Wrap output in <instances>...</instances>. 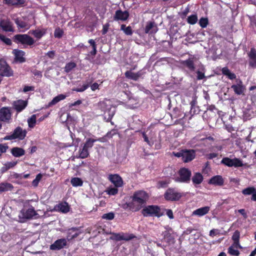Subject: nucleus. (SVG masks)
Listing matches in <instances>:
<instances>
[{
  "mask_svg": "<svg viewBox=\"0 0 256 256\" xmlns=\"http://www.w3.org/2000/svg\"><path fill=\"white\" fill-rule=\"evenodd\" d=\"M148 198V195L146 192L136 191L131 196L132 200L128 204V206L133 211H138L146 204Z\"/></svg>",
  "mask_w": 256,
  "mask_h": 256,
  "instance_id": "f257e3e1",
  "label": "nucleus"
},
{
  "mask_svg": "<svg viewBox=\"0 0 256 256\" xmlns=\"http://www.w3.org/2000/svg\"><path fill=\"white\" fill-rule=\"evenodd\" d=\"M98 106L102 111L104 112V118H106V114H108L107 121L110 120L114 116L116 112V108L112 107V103L108 100H105L100 102L98 104Z\"/></svg>",
  "mask_w": 256,
  "mask_h": 256,
  "instance_id": "f03ea898",
  "label": "nucleus"
},
{
  "mask_svg": "<svg viewBox=\"0 0 256 256\" xmlns=\"http://www.w3.org/2000/svg\"><path fill=\"white\" fill-rule=\"evenodd\" d=\"M178 176L173 178V180L178 182H189L190 179L191 172L188 168H182L178 170Z\"/></svg>",
  "mask_w": 256,
  "mask_h": 256,
  "instance_id": "7ed1b4c3",
  "label": "nucleus"
},
{
  "mask_svg": "<svg viewBox=\"0 0 256 256\" xmlns=\"http://www.w3.org/2000/svg\"><path fill=\"white\" fill-rule=\"evenodd\" d=\"M26 133L27 132L26 130H23L22 128L18 126L14 129L12 134L6 136L4 139V140H12L17 138L22 140L26 137Z\"/></svg>",
  "mask_w": 256,
  "mask_h": 256,
  "instance_id": "20e7f679",
  "label": "nucleus"
},
{
  "mask_svg": "<svg viewBox=\"0 0 256 256\" xmlns=\"http://www.w3.org/2000/svg\"><path fill=\"white\" fill-rule=\"evenodd\" d=\"M160 208L154 205L148 206L144 207L142 210V214L144 216H156L160 217L161 216Z\"/></svg>",
  "mask_w": 256,
  "mask_h": 256,
  "instance_id": "39448f33",
  "label": "nucleus"
},
{
  "mask_svg": "<svg viewBox=\"0 0 256 256\" xmlns=\"http://www.w3.org/2000/svg\"><path fill=\"white\" fill-rule=\"evenodd\" d=\"M36 214L34 209L33 208H30L26 210H22L18 214V218L20 222H24L26 220L32 218Z\"/></svg>",
  "mask_w": 256,
  "mask_h": 256,
  "instance_id": "423d86ee",
  "label": "nucleus"
},
{
  "mask_svg": "<svg viewBox=\"0 0 256 256\" xmlns=\"http://www.w3.org/2000/svg\"><path fill=\"white\" fill-rule=\"evenodd\" d=\"M221 163L228 167L234 166L235 168L242 167L246 164H243L242 160L236 158L232 159L228 157L224 158L222 159Z\"/></svg>",
  "mask_w": 256,
  "mask_h": 256,
  "instance_id": "0eeeda50",
  "label": "nucleus"
},
{
  "mask_svg": "<svg viewBox=\"0 0 256 256\" xmlns=\"http://www.w3.org/2000/svg\"><path fill=\"white\" fill-rule=\"evenodd\" d=\"M14 38L18 42L23 44L31 46L35 42V40L33 38L26 34H18L15 36Z\"/></svg>",
  "mask_w": 256,
  "mask_h": 256,
  "instance_id": "6e6552de",
  "label": "nucleus"
},
{
  "mask_svg": "<svg viewBox=\"0 0 256 256\" xmlns=\"http://www.w3.org/2000/svg\"><path fill=\"white\" fill-rule=\"evenodd\" d=\"M181 197V194L178 192L174 188H168L164 194V198L168 200H178Z\"/></svg>",
  "mask_w": 256,
  "mask_h": 256,
  "instance_id": "1a4fd4ad",
  "label": "nucleus"
},
{
  "mask_svg": "<svg viewBox=\"0 0 256 256\" xmlns=\"http://www.w3.org/2000/svg\"><path fill=\"white\" fill-rule=\"evenodd\" d=\"M14 22L18 28L21 29L22 31L29 29L32 25L29 20L26 18H16L14 20Z\"/></svg>",
  "mask_w": 256,
  "mask_h": 256,
  "instance_id": "9d476101",
  "label": "nucleus"
},
{
  "mask_svg": "<svg viewBox=\"0 0 256 256\" xmlns=\"http://www.w3.org/2000/svg\"><path fill=\"white\" fill-rule=\"evenodd\" d=\"M129 17V13L128 11H122L121 10H116L114 16V20L126 21Z\"/></svg>",
  "mask_w": 256,
  "mask_h": 256,
  "instance_id": "9b49d317",
  "label": "nucleus"
},
{
  "mask_svg": "<svg viewBox=\"0 0 256 256\" xmlns=\"http://www.w3.org/2000/svg\"><path fill=\"white\" fill-rule=\"evenodd\" d=\"M67 244L66 239L60 238L56 240L54 244L50 246L52 250H60L64 248Z\"/></svg>",
  "mask_w": 256,
  "mask_h": 256,
  "instance_id": "f8f14e48",
  "label": "nucleus"
},
{
  "mask_svg": "<svg viewBox=\"0 0 256 256\" xmlns=\"http://www.w3.org/2000/svg\"><path fill=\"white\" fill-rule=\"evenodd\" d=\"M108 179L117 188L122 187L123 186L122 178L117 174L109 175Z\"/></svg>",
  "mask_w": 256,
  "mask_h": 256,
  "instance_id": "ddd939ff",
  "label": "nucleus"
},
{
  "mask_svg": "<svg viewBox=\"0 0 256 256\" xmlns=\"http://www.w3.org/2000/svg\"><path fill=\"white\" fill-rule=\"evenodd\" d=\"M0 28L4 31L6 32H11L14 31V28L12 23L10 20H2L0 21Z\"/></svg>",
  "mask_w": 256,
  "mask_h": 256,
  "instance_id": "4468645a",
  "label": "nucleus"
},
{
  "mask_svg": "<svg viewBox=\"0 0 256 256\" xmlns=\"http://www.w3.org/2000/svg\"><path fill=\"white\" fill-rule=\"evenodd\" d=\"M236 82L237 84L232 85L231 88L234 90L236 94L240 95L244 93L245 88L241 80H237Z\"/></svg>",
  "mask_w": 256,
  "mask_h": 256,
  "instance_id": "2eb2a0df",
  "label": "nucleus"
},
{
  "mask_svg": "<svg viewBox=\"0 0 256 256\" xmlns=\"http://www.w3.org/2000/svg\"><path fill=\"white\" fill-rule=\"evenodd\" d=\"M195 151L193 150H184L183 161L187 162L192 160L195 158Z\"/></svg>",
  "mask_w": 256,
  "mask_h": 256,
  "instance_id": "dca6fc26",
  "label": "nucleus"
},
{
  "mask_svg": "<svg viewBox=\"0 0 256 256\" xmlns=\"http://www.w3.org/2000/svg\"><path fill=\"white\" fill-rule=\"evenodd\" d=\"M12 54L14 56V60L16 62L22 63L26 61L24 57L25 53L24 51L15 49L13 50Z\"/></svg>",
  "mask_w": 256,
  "mask_h": 256,
  "instance_id": "f3484780",
  "label": "nucleus"
},
{
  "mask_svg": "<svg viewBox=\"0 0 256 256\" xmlns=\"http://www.w3.org/2000/svg\"><path fill=\"white\" fill-rule=\"evenodd\" d=\"M11 118V114L8 108H2L0 110V120L8 122Z\"/></svg>",
  "mask_w": 256,
  "mask_h": 256,
  "instance_id": "a211bd4d",
  "label": "nucleus"
},
{
  "mask_svg": "<svg viewBox=\"0 0 256 256\" xmlns=\"http://www.w3.org/2000/svg\"><path fill=\"white\" fill-rule=\"evenodd\" d=\"M80 233L81 232L78 228H72L69 229L68 232L66 240L68 241L70 240L76 238Z\"/></svg>",
  "mask_w": 256,
  "mask_h": 256,
  "instance_id": "6ab92c4d",
  "label": "nucleus"
},
{
  "mask_svg": "<svg viewBox=\"0 0 256 256\" xmlns=\"http://www.w3.org/2000/svg\"><path fill=\"white\" fill-rule=\"evenodd\" d=\"M27 104L26 101L20 100L13 102V106L17 112H20L26 107Z\"/></svg>",
  "mask_w": 256,
  "mask_h": 256,
  "instance_id": "aec40b11",
  "label": "nucleus"
},
{
  "mask_svg": "<svg viewBox=\"0 0 256 256\" xmlns=\"http://www.w3.org/2000/svg\"><path fill=\"white\" fill-rule=\"evenodd\" d=\"M28 33L32 34L37 40L40 39L46 33L45 28H37L35 30H30Z\"/></svg>",
  "mask_w": 256,
  "mask_h": 256,
  "instance_id": "412c9836",
  "label": "nucleus"
},
{
  "mask_svg": "<svg viewBox=\"0 0 256 256\" xmlns=\"http://www.w3.org/2000/svg\"><path fill=\"white\" fill-rule=\"evenodd\" d=\"M54 210L56 211L63 213H66L70 210V206L67 202H62L55 206Z\"/></svg>",
  "mask_w": 256,
  "mask_h": 256,
  "instance_id": "4be33fe9",
  "label": "nucleus"
},
{
  "mask_svg": "<svg viewBox=\"0 0 256 256\" xmlns=\"http://www.w3.org/2000/svg\"><path fill=\"white\" fill-rule=\"evenodd\" d=\"M210 210L209 206H204L194 210L192 214V216H202L208 212Z\"/></svg>",
  "mask_w": 256,
  "mask_h": 256,
  "instance_id": "5701e85b",
  "label": "nucleus"
},
{
  "mask_svg": "<svg viewBox=\"0 0 256 256\" xmlns=\"http://www.w3.org/2000/svg\"><path fill=\"white\" fill-rule=\"evenodd\" d=\"M208 184L216 186H222L224 184V179L220 176H216L210 180Z\"/></svg>",
  "mask_w": 256,
  "mask_h": 256,
  "instance_id": "b1692460",
  "label": "nucleus"
},
{
  "mask_svg": "<svg viewBox=\"0 0 256 256\" xmlns=\"http://www.w3.org/2000/svg\"><path fill=\"white\" fill-rule=\"evenodd\" d=\"M4 2L9 6H23L25 4L26 0H4Z\"/></svg>",
  "mask_w": 256,
  "mask_h": 256,
  "instance_id": "393cba45",
  "label": "nucleus"
},
{
  "mask_svg": "<svg viewBox=\"0 0 256 256\" xmlns=\"http://www.w3.org/2000/svg\"><path fill=\"white\" fill-rule=\"evenodd\" d=\"M250 58V65L252 68L256 67V50L254 48H252L248 54Z\"/></svg>",
  "mask_w": 256,
  "mask_h": 256,
  "instance_id": "a878e982",
  "label": "nucleus"
},
{
  "mask_svg": "<svg viewBox=\"0 0 256 256\" xmlns=\"http://www.w3.org/2000/svg\"><path fill=\"white\" fill-rule=\"evenodd\" d=\"M157 30V27L154 22H150L147 23L145 28L146 33H155Z\"/></svg>",
  "mask_w": 256,
  "mask_h": 256,
  "instance_id": "bb28decb",
  "label": "nucleus"
},
{
  "mask_svg": "<svg viewBox=\"0 0 256 256\" xmlns=\"http://www.w3.org/2000/svg\"><path fill=\"white\" fill-rule=\"evenodd\" d=\"M182 64L191 71H194L195 69L194 58H190L186 60L182 61Z\"/></svg>",
  "mask_w": 256,
  "mask_h": 256,
  "instance_id": "cd10ccee",
  "label": "nucleus"
},
{
  "mask_svg": "<svg viewBox=\"0 0 256 256\" xmlns=\"http://www.w3.org/2000/svg\"><path fill=\"white\" fill-rule=\"evenodd\" d=\"M68 96V95L66 96V95H64V94H58V96L54 97L52 100L48 103V106H51L53 105L56 104H57L58 102H60V100H64V99H65L66 98V97Z\"/></svg>",
  "mask_w": 256,
  "mask_h": 256,
  "instance_id": "c85d7f7f",
  "label": "nucleus"
},
{
  "mask_svg": "<svg viewBox=\"0 0 256 256\" xmlns=\"http://www.w3.org/2000/svg\"><path fill=\"white\" fill-rule=\"evenodd\" d=\"M12 154L15 157H20L25 154V151L22 148L15 147L12 149Z\"/></svg>",
  "mask_w": 256,
  "mask_h": 256,
  "instance_id": "c756f323",
  "label": "nucleus"
},
{
  "mask_svg": "<svg viewBox=\"0 0 256 256\" xmlns=\"http://www.w3.org/2000/svg\"><path fill=\"white\" fill-rule=\"evenodd\" d=\"M14 188L13 186L10 183L2 182L0 184V194L2 192L12 190Z\"/></svg>",
  "mask_w": 256,
  "mask_h": 256,
  "instance_id": "7c9ffc66",
  "label": "nucleus"
},
{
  "mask_svg": "<svg viewBox=\"0 0 256 256\" xmlns=\"http://www.w3.org/2000/svg\"><path fill=\"white\" fill-rule=\"evenodd\" d=\"M203 180V176L200 172H196L192 178V182L194 184H200Z\"/></svg>",
  "mask_w": 256,
  "mask_h": 256,
  "instance_id": "2f4dec72",
  "label": "nucleus"
},
{
  "mask_svg": "<svg viewBox=\"0 0 256 256\" xmlns=\"http://www.w3.org/2000/svg\"><path fill=\"white\" fill-rule=\"evenodd\" d=\"M222 72L224 75L228 76L230 80H233L236 78V74L232 72L226 67L223 68L222 70Z\"/></svg>",
  "mask_w": 256,
  "mask_h": 256,
  "instance_id": "473e14b6",
  "label": "nucleus"
},
{
  "mask_svg": "<svg viewBox=\"0 0 256 256\" xmlns=\"http://www.w3.org/2000/svg\"><path fill=\"white\" fill-rule=\"evenodd\" d=\"M126 76L130 79L136 80L140 77V74L139 73H134L131 71H127L125 73Z\"/></svg>",
  "mask_w": 256,
  "mask_h": 256,
  "instance_id": "72a5a7b5",
  "label": "nucleus"
},
{
  "mask_svg": "<svg viewBox=\"0 0 256 256\" xmlns=\"http://www.w3.org/2000/svg\"><path fill=\"white\" fill-rule=\"evenodd\" d=\"M71 184L73 186H80L83 184V182L79 178H72L70 180Z\"/></svg>",
  "mask_w": 256,
  "mask_h": 256,
  "instance_id": "f704fd0d",
  "label": "nucleus"
},
{
  "mask_svg": "<svg viewBox=\"0 0 256 256\" xmlns=\"http://www.w3.org/2000/svg\"><path fill=\"white\" fill-rule=\"evenodd\" d=\"M89 156L88 149L83 146L82 149L79 151V158H85Z\"/></svg>",
  "mask_w": 256,
  "mask_h": 256,
  "instance_id": "c9c22d12",
  "label": "nucleus"
},
{
  "mask_svg": "<svg viewBox=\"0 0 256 256\" xmlns=\"http://www.w3.org/2000/svg\"><path fill=\"white\" fill-rule=\"evenodd\" d=\"M36 115L33 114L30 118L28 119V123L29 128H33L36 122Z\"/></svg>",
  "mask_w": 256,
  "mask_h": 256,
  "instance_id": "e433bc0d",
  "label": "nucleus"
},
{
  "mask_svg": "<svg viewBox=\"0 0 256 256\" xmlns=\"http://www.w3.org/2000/svg\"><path fill=\"white\" fill-rule=\"evenodd\" d=\"M120 30L126 35L131 36L132 34V30L130 26H126V25L122 24L120 26Z\"/></svg>",
  "mask_w": 256,
  "mask_h": 256,
  "instance_id": "4c0bfd02",
  "label": "nucleus"
},
{
  "mask_svg": "<svg viewBox=\"0 0 256 256\" xmlns=\"http://www.w3.org/2000/svg\"><path fill=\"white\" fill-rule=\"evenodd\" d=\"M97 140L96 139H94L92 138H88L84 144V146L87 148L88 149L94 146V142H96Z\"/></svg>",
  "mask_w": 256,
  "mask_h": 256,
  "instance_id": "58836bf2",
  "label": "nucleus"
},
{
  "mask_svg": "<svg viewBox=\"0 0 256 256\" xmlns=\"http://www.w3.org/2000/svg\"><path fill=\"white\" fill-rule=\"evenodd\" d=\"M255 188L253 186H250L242 190V193L244 195H250L253 194L254 192Z\"/></svg>",
  "mask_w": 256,
  "mask_h": 256,
  "instance_id": "ea45409f",
  "label": "nucleus"
},
{
  "mask_svg": "<svg viewBox=\"0 0 256 256\" xmlns=\"http://www.w3.org/2000/svg\"><path fill=\"white\" fill-rule=\"evenodd\" d=\"M228 253L232 256H238L240 254V252L237 248L232 246H230L228 248Z\"/></svg>",
  "mask_w": 256,
  "mask_h": 256,
  "instance_id": "a19ab883",
  "label": "nucleus"
},
{
  "mask_svg": "<svg viewBox=\"0 0 256 256\" xmlns=\"http://www.w3.org/2000/svg\"><path fill=\"white\" fill-rule=\"evenodd\" d=\"M76 66V64L74 62H70L69 63H68L64 68L65 71L66 72H70V70H72Z\"/></svg>",
  "mask_w": 256,
  "mask_h": 256,
  "instance_id": "79ce46f5",
  "label": "nucleus"
},
{
  "mask_svg": "<svg viewBox=\"0 0 256 256\" xmlns=\"http://www.w3.org/2000/svg\"><path fill=\"white\" fill-rule=\"evenodd\" d=\"M188 22L191 24H194L198 22V17L196 14H192L188 18Z\"/></svg>",
  "mask_w": 256,
  "mask_h": 256,
  "instance_id": "37998d69",
  "label": "nucleus"
},
{
  "mask_svg": "<svg viewBox=\"0 0 256 256\" xmlns=\"http://www.w3.org/2000/svg\"><path fill=\"white\" fill-rule=\"evenodd\" d=\"M0 42H4L7 45H10L12 41L10 38L0 34Z\"/></svg>",
  "mask_w": 256,
  "mask_h": 256,
  "instance_id": "c03bdc74",
  "label": "nucleus"
},
{
  "mask_svg": "<svg viewBox=\"0 0 256 256\" xmlns=\"http://www.w3.org/2000/svg\"><path fill=\"white\" fill-rule=\"evenodd\" d=\"M170 183V180H160L158 182V188H166Z\"/></svg>",
  "mask_w": 256,
  "mask_h": 256,
  "instance_id": "a18cd8bd",
  "label": "nucleus"
},
{
  "mask_svg": "<svg viewBox=\"0 0 256 256\" xmlns=\"http://www.w3.org/2000/svg\"><path fill=\"white\" fill-rule=\"evenodd\" d=\"M106 192L109 195L114 196L118 194V190L116 188L110 187L106 190Z\"/></svg>",
  "mask_w": 256,
  "mask_h": 256,
  "instance_id": "49530a36",
  "label": "nucleus"
},
{
  "mask_svg": "<svg viewBox=\"0 0 256 256\" xmlns=\"http://www.w3.org/2000/svg\"><path fill=\"white\" fill-rule=\"evenodd\" d=\"M42 178V174H38L36 176V178H35V179L33 180V181L32 182V185L34 187H36L38 186V183H39L40 181L41 180Z\"/></svg>",
  "mask_w": 256,
  "mask_h": 256,
  "instance_id": "de8ad7c7",
  "label": "nucleus"
},
{
  "mask_svg": "<svg viewBox=\"0 0 256 256\" xmlns=\"http://www.w3.org/2000/svg\"><path fill=\"white\" fill-rule=\"evenodd\" d=\"M134 238V236L132 234H129L127 233H122V240H129Z\"/></svg>",
  "mask_w": 256,
  "mask_h": 256,
  "instance_id": "09e8293b",
  "label": "nucleus"
},
{
  "mask_svg": "<svg viewBox=\"0 0 256 256\" xmlns=\"http://www.w3.org/2000/svg\"><path fill=\"white\" fill-rule=\"evenodd\" d=\"M114 214L112 212L104 214L102 215V218L107 220H112L114 218Z\"/></svg>",
  "mask_w": 256,
  "mask_h": 256,
  "instance_id": "8fccbe9b",
  "label": "nucleus"
},
{
  "mask_svg": "<svg viewBox=\"0 0 256 256\" xmlns=\"http://www.w3.org/2000/svg\"><path fill=\"white\" fill-rule=\"evenodd\" d=\"M199 24L202 28H206L208 24V20L207 18H202L200 20Z\"/></svg>",
  "mask_w": 256,
  "mask_h": 256,
  "instance_id": "3c124183",
  "label": "nucleus"
},
{
  "mask_svg": "<svg viewBox=\"0 0 256 256\" xmlns=\"http://www.w3.org/2000/svg\"><path fill=\"white\" fill-rule=\"evenodd\" d=\"M240 238V232L238 230H236L232 236L233 241H239Z\"/></svg>",
  "mask_w": 256,
  "mask_h": 256,
  "instance_id": "603ef678",
  "label": "nucleus"
},
{
  "mask_svg": "<svg viewBox=\"0 0 256 256\" xmlns=\"http://www.w3.org/2000/svg\"><path fill=\"white\" fill-rule=\"evenodd\" d=\"M63 34V31L60 30V28H56V29L54 35L56 38H60L62 36Z\"/></svg>",
  "mask_w": 256,
  "mask_h": 256,
  "instance_id": "864d4df0",
  "label": "nucleus"
},
{
  "mask_svg": "<svg viewBox=\"0 0 256 256\" xmlns=\"http://www.w3.org/2000/svg\"><path fill=\"white\" fill-rule=\"evenodd\" d=\"M88 84H84L82 88H73L72 90L76 91L77 92H82L84 90H86L88 88Z\"/></svg>",
  "mask_w": 256,
  "mask_h": 256,
  "instance_id": "5fc2aeb1",
  "label": "nucleus"
},
{
  "mask_svg": "<svg viewBox=\"0 0 256 256\" xmlns=\"http://www.w3.org/2000/svg\"><path fill=\"white\" fill-rule=\"evenodd\" d=\"M220 234V230L218 229H212L210 232V236L214 237Z\"/></svg>",
  "mask_w": 256,
  "mask_h": 256,
  "instance_id": "6e6d98bb",
  "label": "nucleus"
},
{
  "mask_svg": "<svg viewBox=\"0 0 256 256\" xmlns=\"http://www.w3.org/2000/svg\"><path fill=\"white\" fill-rule=\"evenodd\" d=\"M142 134L143 138H144V140L150 146H152L154 143L152 142H151L148 140V137L147 136L146 134L144 132H143Z\"/></svg>",
  "mask_w": 256,
  "mask_h": 256,
  "instance_id": "4d7b16f0",
  "label": "nucleus"
},
{
  "mask_svg": "<svg viewBox=\"0 0 256 256\" xmlns=\"http://www.w3.org/2000/svg\"><path fill=\"white\" fill-rule=\"evenodd\" d=\"M196 74H197V79L198 80H202L205 77L204 74L202 72L198 70L196 72Z\"/></svg>",
  "mask_w": 256,
  "mask_h": 256,
  "instance_id": "13d9d810",
  "label": "nucleus"
},
{
  "mask_svg": "<svg viewBox=\"0 0 256 256\" xmlns=\"http://www.w3.org/2000/svg\"><path fill=\"white\" fill-rule=\"evenodd\" d=\"M116 131L115 130H112L110 132H108L105 136V137L108 138H112L113 136L116 134Z\"/></svg>",
  "mask_w": 256,
  "mask_h": 256,
  "instance_id": "bf43d9fd",
  "label": "nucleus"
},
{
  "mask_svg": "<svg viewBox=\"0 0 256 256\" xmlns=\"http://www.w3.org/2000/svg\"><path fill=\"white\" fill-rule=\"evenodd\" d=\"M16 163L17 162H8L6 164L5 166L7 169H9L14 166L16 165Z\"/></svg>",
  "mask_w": 256,
  "mask_h": 256,
  "instance_id": "052dcab7",
  "label": "nucleus"
},
{
  "mask_svg": "<svg viewBox=\"0 0 256 256\" xmlns=\"http://www.w3.org/2000/svg\"><path fill=\"white\" fill-rule=\"evenodd\" d=\"M230 246H232L236 248H242V246L240 244L239 241H234V243Z\"/></svg>",
  "mask_w": 256,
  "mask_h": 256,
  "instance_id": "680f3d73",
  "label": "nucleus"
},
{
  "mask_svg": "<svg viewBox=\"0 0 256 256\" xmlns=\"http://www.w3.org/2000/svg\"><path fill=\"white\" fill-rule=\"evenodd\" d=\"M166 214L170 219L174 218L173 212L171 210H166Z\"/></svg>",
  "mask_w": 256,
  "mask_h": 256,
  "instance_id": "e2e57ef3",
  "label": "nucleus"
},
{
  "mask_svg": "<svg viewBox=\"0 0 256 256\" xmlns=\"http://www.w3.org/2000/svg\"><path fill=\"white\" fill-rule=\"evenodd\" d=\"M34 90V86H25L24 88V92H28L29 91H33Z\"/></svg>",
  "mask_w": 256,
  "mask_h": 256,
  "instance_id": "0e129e2a",
  "label": "nucleus"
},
{
  "mask_svg": "<svg viewBox=\"0 0 256 256\" xmlns=\"http://www.w3.org/2000/svg\"><path fill=\"white\" fill-rule=\"evenodd\" d=\"M114 238L116 240H122V233L120 234H114Z\"/></svg>",
  "mask_w": 256,
  "mask_h": 256,
  "instance_id": "69168bd1",
  "label": "nucleus"
},
{
  "mask_svg": "<svg viewBox=\"0 0 256 256\" xmlns=\"http://www.w3.org/2000/svg\"><path fill=\"white\" fill-rule=\"evenodd\" d=\"M8 147L7 146H6L4 144H0V152H6V150L8 149Z\"/></svg>",
  "mask_w": 256,
  "mask_h": 256,
  "instance_id": "338daca9",
  "label": "nucleus"
},
{
  "mask_svg": "<svg viewBox=\"0 0 256 256\" xmlns=\"http://www.w3.org/2000/svg\"><path fill=\"white\" fill-rule=\"evenodd\" d=\"M99 85L98 83L94 82L91 85L90 88L92 90H95L98 88Z\"/></svg>",
  "mask_w": 256,
  "mask_h": 256,
  "instance_id": "774afa93",
  "label": "nucleus"
}]
</instances>
